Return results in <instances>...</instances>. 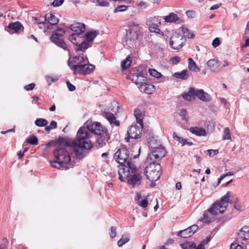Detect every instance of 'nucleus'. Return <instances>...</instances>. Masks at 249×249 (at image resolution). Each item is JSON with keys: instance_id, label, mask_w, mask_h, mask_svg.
I'll return each instance as SVG.
<instances>
[{"instance_id": "obj_59", "label": "nucleus", "mask_w": 249, "mask_h": 249, "mask_svg": "<svg viewBox=\"0 0 249 249\" xmlns=\"http://www.w3.org/2000/svg\"><path fill=\"white\" fill-rule=\"evenodd\" d=\"M171 60L173 64H177L180 61V58L177 56H174L171 58Z\"/></svg>"}, {"instance_id": "obj_47", "label": "nucleus", "mask_w": 249, "mask_h": 249, "mask_svg": "<svg viewBox=\"0 0 249 249\" xmlns=\"http://www.w3.org/2000/svg\"><path fill=\"white\" fill-rule=\"evenodd\" d=\"M137 204L143 208H146L148 204V202L146 198L141 200L137 203Z\"/></svg>"}, {"instance_id": "obj_36", "label": "nucleus", "mask_w": 249, "mask_h": 249, "mask_svg": "<svg viewBox=\"0 0 249 249\" xmlns=\"http://www.w3.org/2000/svg\"><path fill=\"white\" fill-rule=\"evenodd\" d=\"M36 125L40 127L46 126L48 124V122L46 120L43 118L37 119L35 122Z\"/></svg>"}, {"instance_id": "obj_6", "label": "nucleus", "mask_w": 249, "mask_h": 249, "mask_svg": "<svg viewBox=\"0 0 249 249\" xmlns=\"http://www.w3.org/2000/svg\"><path fill=\"white\" fill-rule=\"evenodd\" d=\"M148 163L145 168L144 174L148 179L152 182L156 181L160 178L161 166L159 163H156L153 161Z\"/></svg>"}, {"instance_id": "obj_25", "label": "nucleus", "mask_w": 249, "mask_h": 249, "mask_svg": "<svg viewBox=\"0 0 249 249\" xmlns=\"http://www.w3.org/2000/svg\"><path fill=\"white\" fill-rule=\"evenodd\" d=\"M8 28L13 30L15 32H17L23 28L22 25L18 21L9 24Z\"/></svg>"}, {"instance_id": "obj_45", "label": "nucleus", "mask_w": 249, "mask_h": 249, "mask_svg": "<svg viewBox=\"0 0 249 249\" xmlns=\"http://www.w3.org/2000/svg\"><path fill=\"white\" fill-rule=\"evenodd\" d=\"M149 27V31L151 33H159L160 32V30L158 28V26L151 25V24L148 25Z\"/></svg>"}, {"instance_id": "obj_60", "label": "nucleus", "mask_w": 249, "mask_h": 249, "mask_svg": "<svg viewBox=\"0 0 249 249\" xmlns=\"http://www.w3.org/2000/svg\"><path fill=\"white\" fill-rule=\"evenodd\" d=\"M186 15L188 17L193 18L195 17V13L193 11L188 10L186 12Z\"/></svg>"}, {"instance_id": "obj_10", "label": "nucleus", "mask_w": 249, "mask_h": 249, "mask_svg": "<svg viewBox=\"0 0 249 249\" xmlns=\"http://www.w3.org/2000/svg\"><path fill=\"white\" fill-rule=\"evenodd\" d=\"M112 105L113 106V108L111 109L112 113L105 112L103 113V116L106 117L110 124H114L118 126L120 125V123L118 121L116 120L114 113L116 114L117 113L119 112V107L118 104L117 102H113Z\"/></svg>"}, {"instance_id": "obj_15", "label": "nucleus", "mask_w": 249, "mask_h": 249, "mask_svg": "<svg viewBox=\"0 0 249 249\" xmlns=\"http://www.w3.org/2000/svg\"><path fill=\"white\" fill-rule=\"evenodd\" d=\"M139 89L141 92H143L147 94H151L155 90L154 85L145 83L141 84L139 87Z\"/></svg>"}, {"instance_id": "obj_1", "label": "nucleus", "mask_w": 249, "mask_h": 249, "mask_svg": "<svg viewBox=\"0 0 249 249\" xmlns=\"http://www.w3.org/2000/svg\"><path fill=\"white\" fill-rule=\"evenodd\" d=\"M91 133L98 136L96 143L99 147L105 146L109 139L107 129L100 123L87 122V126L81 127L77 132L75 140L70 142V146L72 148L77 158L82 159L84 157V150H89L92 147L90 140Z\"/></svg>"}, {"instance_id": "obj_49", "label": "nucleus", "mask_w": 249, "mask_h": 249, "mask_svg": "<svg viewBox=\"0 0 249 249\" xmlns=\"http://www.w3.org/2000/svg\"><path fill=\"white\" fill-rule=\"evenodd\" d=\"M8 244V241L7 238H3L2 240V243L0 245V249H6Z\"/></svg>"}, {"instance_id": "obj_18", "label": "nucleus", "mask_w": 249, "mask_h": 249, "mask_svg": "<svg viewBox=\"0 0 249 249\" xmlns=\"http://www.w3.org/2000/svg\"><path fill=\"white\" fill-rule=\"evenodd\" d=\"M190 131L197 136H205L206 135V130L202 127H192L190 128Z\"/></svg>"}, {"instance_id": "obj_40", "label": "nucleus", "mask_w": 249, "mask_h": 249, "mask_svg": "<svg viewBox=\"0 0 249 249\" xmlns=\"http://www.w3.org/2000/svg\"><path fill=\"white\" fill-rule=\"evenodd\" d=\"M149 72L151 76L156 78H160L161 76V73L155 69H150L149 70Z\"/></svg>"}, {"instance_id": "obj_44", "label": "nucleus", "mask_w": 249, "mask_h": 249, "mask_svg": "<svg viewBox=\"0 0 249 249\" xmlns=\"http://www.w3.org/2000/svg\"><path fill=\"white\" fill-rule=\"evenodd\" d=\"M179 115L181 117L182 120L186 122L188 121L187 113L186 110L182 109L179 112Z\"/></svg>"}, {"instance_id": "obj_12", "label": "nucleus", "mask_w": 249, "mask_h": 249, "mask_svg": "<svg viewBox=\"0 0 249 249\" xmlns=\"http://www.w3.org/2000/svg\"><path fill=\"white\" fill-rule=\"evenodd\" d=\"M141 134L140 128L137 125H132L127 131L128 137L125 138L126 142H128L130 139H138Z\"/></svg>"}, {"instance_id": "obj_63", "label": "nucleus", "mask_w": 249, "mask_h": 249, "mask_svg": "<svg viewBox=\"0 0 249 249\" xmlns=\"http://www.w3.org/2000/svg\"><path fill=\"white\" fill-rule=\"evenodd\" d=\"M50 126L52 127V129L55 128L57 127V123L54 121H52L51 122Z\"/></svg>"}, {"instance_id": "obj_32", "label": "nucleus", "mask_w": 249, "mask_h": 249, "mask_svg": "<svg viewBox=\"0 0 249 249\" xmlns=\"http://www.w3.org/2000/svg\"><path fill=\"white\" fill-rule=\"evenodd\" d=\"M151 24V25H154L159 26L160 25V21L157 18L154 17L151 18L147 23V25Z\"/></svg>"}, {"instance_id": "obj_37", "label": "nucleus", "mask_w": 249, "mask_h": 249, "mask_svg": "<svg viewBox=\"0 0 249 249\" xmlns=\"http://www.w3.org/2000/svg\"><path fill=\"white\" fill-rule=\"evenodd\" d=\"M188 68L189 69V70L195 71L196 69L197 70V71H199V69L196 67L195 62L191 58H189L188 59Z\"/></svg>"}, {"instance_id": "obj_38", "label": "nucleus", "mask_w": 249, "mask_h": 249, "mask_svg": "<svg viewBox=\"0 0 249 249\" xmlns=\"http://www.w3.org/2000/svg\"><path fill=\"white\" fill-rule=\"evenodd\" d=\"M36 24L38 25L39 28L43 29L44 32H46L49 29V24L45 22H36Z\"/></svg>"}, {"instance_id": "obj_3", "label": "nucleus", "mask_w": 249, "mask_h": 249, "mask_svg": "<svg viewBox=\"0 0 249 249\" xmlns=\"http://www.w3.org/2000/svg\"><path fill=\"white\" fill-rule=\"evenodd\" d=\"M230 192H228L220 200V202H215L207 211H205L200 221L204 223H208L214 219V216L218 213H223L227 209L229 202Z\"/></svg>"}, {"instance_id": "obj_13", "label": "nucleus", "mask_w": 249, "mask_h": 249, "mask_svg": "<svg viewBox=\"0 0 249 249\" xmlns=\"http://www.w3.org/2000/svg\"><path fill=\"white\" fill-rule=\"evenodd\" d=\"M237 239L239 241L249 242V226H244L238 232Z\"/></svg>"}, {"instance_id": "obj_56", "label": "nucleus", "mask_w": 249, "mask_h": 249, "mask_svg": "<svg viewBox=\"0 0 249 249\" xmlns=\"http://www.w3.org/2000/svg\"><path fill=\"white\" fill-rule=\"evenodd\" d=\"M204 92L203 91V90L202 89H200V90H196V96H197L199 99L201 100V98H202V95H203V94L202 93H204Z\"/></svg>"}, {"instance_id": "obj_21", "label": "nucleus", "mask_w": 249, "mask_h": 249, "mask_svg": "<svg viewBox=\"0 0 249 249\" xmlns=\"http://www.w3.org/2000/svg\"><path fill=\"white\" fill-rule=\"evenodd\" d=\"M173 137L175 140L178 141L179 143H181L182 146H184L185 144L188 146H191L193 144V142H188L187 139H185L182 137L177 136L175 132H174Z\"/></svg>"}, {"instance_id": "obj_53", "label": "nucleus", "mask_w": 249, "mask_h": 249, "mask_svg": "<svg viewBox=\"0 0 249 249\" xmlns=\"http://www.w3.org/2000/svg\"><path fill=\"white\" fill-rule=\"evenodd\" d=\"M97 5L105 7L108 6L109 5V3L106 0H99L98 3Z\"/></svg>"}, {"instance_id": "obj_61", "label": "nucleus", "mask_w": 249, "mask_h": 249, "mask_svg": "<svg viewBox=\"0 0 249 249\" xmlns=\"http://www.w3.org/2000/svg\"><path fill=\"white\" fill-rule=\"evenodd\" d=\"M35 86V84L31 83V84H30L29 85L25 86L24 87V89L26 90H32L34 88Z\"/></svg>"}, {"instance_id": "obj_42", "label": "nucleus", "mask_w": 249, "mask_h": 249, "mask_svg": "<svg viewBox=\"0 0 249 249\" xmlns=\"http://www.w3.org/2000/svg\"><path fill=\"white\" fill-rule=\"evenodd\" d=\"M234 207L235 209L239 211H242L244 210V207L242 205L241 203L237 199L234 202Z\"/></svg>"}, {"instance_id": "obj_64", "label": "nucleus", "mask_w": 249, "mask_h": 249, "mask_svg": "<svg viewBox=\"0 0 249 249\" xmlns=\"http://www.w3.org/2000/svg\"><path fill=\"white\" fill-rule=\"evenodd\" d=\"M141 194L140 193H137L136 196L135 197V200L137 201V203L141 200Z\"/></svg>"}, {"instance_id": "obj_17", "label": "nucleus", "mask_w": 249, "mask_h": 249, "mask_svg": "<svg viewBox=\"0 0 249 249\" xmlns=\"http://www.w3.org/2000/svg\"><path fill=\"white\" fill-rule=\"evenodd\" d=\"M45 19L47 21V23L50 25H55L59 21V19L52 13H48L45 15Z\"/></svg>"}, {"instance_id": "obj_29", "label": "nucleus", "mask_w": 249, "mask_h": 249, "mask_svg": "<svg viewBox=\"0 0 249 249\" xmlns=\"http://www.w3.org/2000/svg\"><path fill=\"white\" fill-rule=\"evenodd\" d=\"M50 164L51 166L54 168H57L58 169H61V170H68L69 169V166H65L63 165H59L58 161L56 160L53 161H50Z\"/></svg>"}, {"instance_id": "obj_51", "label": "nucleus", "mask_w": 249, "mask_h": 249, "mask_svg": "<svg viewBox=\"0 0 249 249\" xmlns=\"http://www.w3.org/2000/svg\"><path fill=\"white\" fill-rule=\"evenodd\" d=\"M64 2V0H54L51 4L54 7H57L61 5Z\"/></svg>"}, {"instance_id": "obj_46", "label": "nucleus", "mask_w": 249, "mask_h": 249, "mask_svg": "<svg viewBox=\"0 0 249 249\" xmlns=\"http://www.w3.org/2000/svg\"><path fill=\"white\" fill-rule=\"evenodd\" d=\"M127 6L125 5H119L117 6L114 10V13L123 12L126 10Z\"/></svg>"}, {"instance_id": "obj_19", "label": "nucleus", "mask_w": 249, "mask_h": 249, "mask_svg": "<svg viewBox=\"0 0 249 249\" xmlns=\"http://www.w3.org/2000/svg\"><path fill=\"white\" fill-rule=\"evenodd\" d=\"M196 90L193 88H190L187 93H184L182 97L184 99L187 101H191L195 99L196 96Z\"/></svg>"}, {"instance_id": "obj_31", "label": "nucleus", "mask_w": 249, "mask_h": 249, "mask_svg": "<svg viewBox=\"0 0 249 249\" xmlns=\"http://www.w3.org/2000/svg\"><path fill=\"white\" fill-rule=\"evenodd\" d=\"M129 241V236L128 235H123L121 239L118 241L119 247H121Z\"/></svg>"}, {"instance_id": "obj_30", "label": "nucleus", "mask_w": 249, "mask_h": 249, "mask_svg": "<svg viewBox=\"0 0 249 249\" xmlns=\"http://www.w3.org/2000/svg\"><path fill=\"white\" fill-rule=\"evenodd\" d=\"M50 164L51 166L54 168H57L58 169H61V170H68L69 169V166H65L63 165H59L58 161L56 160L53 161H50Z\"/></svg>"}, {"instance_id": "obj_5", "label": "nucleus", "mask_w": 249, "mask_h": 249, "mask_svg": "<svg viewBox=\"0 0 249 249\" xmlns=\"http://www.w3.org/2000/svg\"><path fill=\"white\" fill-rule=\"evenodd\" d=\"M67 148L68 147L55 149L53 151V155L55 159L58 161L59 165L69 166V169H70L73 167L74 162L71 160Z\"/></svg>"}, {"instance_id": "obj_55", "label": "nucleus", "mask_w": 249, "mask_h": 249, "mask_svg": "<svg viewBox=\"0 0 249 249\" xmlns=\"http://www.w3.org/2000/svg\"><path fill=\"white\" fill-rule=\"evenodd\" d=\"M198 228V227L197 225H193L189 227L187 229L188 230H189L190 231L193 232V235L194 233L196 231V230H197Z\"/></svg>"}, {"instance_id": "obj_52", "label": "nucleus", "mask_w": 249, "mask_h": 249, "mask_svg": "<svg viewBox=\"0 0 249 249\" xmlns=\"http://www.w3.org/2000/svg\"><path fill=\"white\" fill-rule=\"evenodd\" d=\"M203 94V95H202L201 100H202L203 101H205V102H207V101H210L211 97L208 93L204 92Z\"/></svg>"}, {"instance_id": "obj_58", "label": "nucleus", "mask_w": 249, "mask_h": 249, "mask_svg": "<svg viewBox=\"0 0 249 249\" xmlns=\"http://www.w3.org/2000/svg\"><path fill=\"white\" fill-rule=\"evenodd\" d=\"M208 153L210 157L213 156L218 153V150L217 149L212 150L210 149L208 150Z\"/></svg>"}, {"instance_id": "obj_43", "label": "nucleus", "mask_w": 249, "mask_h": 249, "mask_svg": "<svg viewBox=\"0 0 249 249\" xmlns=\"http://www.w3.org/2000/svg\"><path fill=\"white\" fill-rule=\"evenodd\" d=\"M181 31L184 36H187L189 38H192L193 37V35L189 33V31L187 28L185 27H182Z\"/></svg>"}, {"instance_id": "obj_34", "label": "nucleus", "mask_w": 249, "mask_h": 249, "mask_svg": "<svg viewBox=\"0 0 249 249\" xmlns=\"http://www.w3.org/2000/svg\"><path fill=\"white\" fill-rule=\"evenodd\" d=\"M183 249H196V245L193 242H186L181 245Z\"/></svg>"}, {"instance_id": "obj_48", "label": "nucleus", "mask_w": 249, "mask_h": 249, "mask_svg": "<svg viewBox=\"0 0 249 249\" xmlns=\"http://www.w3.org/2000/svg\"><path fill=\"white\" fill-rule=\"evenodd\" d=\"M116 228L115 227H111L110 229L109 235L111 238H113L116 236Z\"/></svg>"}, {"instance_id": "obj_23", "label": "nucleus", "mask_w": 249, "mask_h": 249, "mask_svg": "<svg viewBox=\"0 0 249 249\" xmlns=\"http://www.w3.org/2000/svg\"><path fill=\"white\" fill-rule=\"evenodd\" d=\"M218 59H212L207 62V65L209 69L213 71H214L217 68Z\"/></svg>"}, {"instance_id": "obj_22", "label": "nucleus", "mask_w": 249, "mask_h": 249, "mask_svg": "<svg viewBox=\"0 0 249 249\" xmlns=\"http://www.w3.org/2000/svg\"><path fill=\"white\" fill-rule=\"evenodd\" d=\"M148 143L149 147L152 151L158 148L159 146H161L157 140L154 137L149 138Z\"/></svg>"}, {"instance_id": "obj_4", "label": "nucleus", "mask_w": 249, "mask_h": 249, "mask_svg": "<svg viewBox=\"0 0 249 249\" xmlns=\"http://www.w3.org/2000/svg\"><path fill=\"white\" fill-rule=\"evenodd\" d=\"M98 34V32L93 31L88 32L85 35L83 34L82 36H78L77 34L71 35L69 38L74 45L77 46V50L84 52L90 46L89 43L93 41Z\"/></svg>"}, {"instance_id": "obj_39", "label": "nucleus", "mask_w": 249, "mask_h": 249, "mask_svg": "<svg viewBox=\"0 0 249 249\" xmlns=\"http://www.w3.org/2000/svg\"><path fill=\"white\" fill-rule=\"evenodd\" d=\"M223 139L224 140L231 139V133L228 127H226L224 129Z\"/></svg>"}, {"instance_id": "obj_20", "label": "nucleus", "mask_w": 249, "mask_h": 249, "mask_svg": "<svg viewBox=\"0 0 249 249\" xmlns=\"http://www.w3.org/2000/svg\"><path fill=\"white\" fill-rule=\"evenodd\" d=\"M190 72L187 70H183L180 72H175L173 76L178 79H181L182 80H186L189 77Z\"/></svg>"}, {"instance_id": "obj_50", "label": "nucleus", "mask_w": 249, "mask_h": 249, "mask_svg": "<svg viewBox=\"0 0 249 249\" xmlns=\"http://www.w3.org/2000/svg\"><path fill=\"white\" fill-rule=\"evenodd\" d=\"M230 249H243V247L237 243L231 244Z\"/></svg>"}, {"instance_id": "obj_28", "label": "nucleus", "mask_w": 249, "mask_h": 249, "mask_svg": "<svg viewBox=\"0 0 249 249\" xmlns=\"http://www.w3.org/2000/svg\"><path fill=\"white\" fill-rule=\"evenodd\" d=\"M178 235L183 238H188L193 235V232L190 231L187 228L185 230L180 231L178 232Z\"/></svg>"}, {"instance_id": "obj_9", "label": "nucleus", "mask_w": 249, "mask_h": 249, "mask_svg": "<svg viewBox=\"0 0 249 249\" xmlns=\"http://www.w3.org/2000/svg\"><path fill=\"white\" fill-rule=\"evenodd\" d=\"M71 69L75 74L85 75L92 72L95 69V66L91 64H76L73 65Z\"/></svg>"}, {"instance_id": "obj_26", "label": "nucleus", "mask_w": 249, "mask_h": 249, "mask_svg": "<svg viewBox=\"0 0 249 249\" xmlns=\"http://www.w3.org/2000/svg\"><path fill=\"white\" fill-rule=\"evenodd\" d=\"M164 19L167 22H175L179 19V18L177 14L172 13L169 16H166Z\"/></svg>"}, {"instance_id": "obj_14", "label": "nucleus", "mask_w": 249, "mask_h": 249, "mask_svg": "<svg viewBox=\"0 0 249 249\" xmlns=\"http://www.w3.org/2000/svg\"><path fill=\"white\" fill-rule=\"evenodd\" d=\"M71 29L74 32L71 35H76L82 36L85 30V25L82 23L76 22L71 25Z\"/></svg>"}, {"instance_id": "obj_24", "label": "nucleus", "mask_w": 249, "mask_h": 249, "mask_svg": "<svg viewBox=\"0 0 249 249\" xmlns=\"http://www.w3.org/2000/svg\"><path fill=\"white\" fill-rule=\"evenodd\" d=\"M73 61L78 65L82 64V63L83 62L86 63L88 62L87 58L83 54L75 56L73 59Z\"/></svg>"}, {"instance_id": "obj_33", "label": "nucleus", "mask_w": 249, "mask_h": 249, "mask_svg": "<svg viewBox=\"0 0 249 249\" xmlns=\"http://www.w3.org/2000/svg\"><path fill=\"white\" fill-rule=\"evenodd\" d=\"M26 141L28 143H29L32 145H36L38 144V139L37 137L33 135L28 137Z\"/></svg>"}, {"instance_id": "obj_35", "label": "nucleus", "mask_w": 249, "mask_h": 249, "mask_svg": "<svg viewBox=\"0 0 249 249\" xmlns=\"http://www.w3.org/2000/svg\"><path fill=\"white\" fill-rule=\"evenodd\" d=\"M131 63V59L130 57H127L125 60L121 62V67L123 69H126L130 66Z\"/></svg>"}, {"instance_id": "obj_7", "label": "nucleus", "mask_w": 249, "mask_h": 249, "mask_svg": "<svg viewBox=\"0 0 249 249\" xmlns=\"http://www.w3.org/2000/svg\"><path fill=\"white\" fill-rule=\"evenodd\" d=\"M139 32V27L135 25L130 27L126 30L125 36V45L131 48L136 47L138 44Z\"/></svg>"}, {"instance_id": "obj_2", "label": "nucleus", "mask_w": 249, "mask_h": 249, "mask_svg": "<svg viewBox=\"0 0 249 249\" xmlns=\"http://www.w3.org/2000/svg\"><path fill=\"white\" fill-rule=\"evenodd\" d=\"M132 154H129L128 150L125 148L119 149L114 154L115 160L121 164L118 170L119 179L134 187L141 184L142 177L139 175L136 166L131 160Z\"/></svg>"}, {"instance_id": "obj_57", "label": "nucleus", "mask_w": 249, "mask_h": 249, "mask_svg": "<svg viewBox=\"0 0 249 249\" xmlns=\"http://www.w3.org/2000/svg\"><path fill=\"white\" fill-rule=\"evenodd\" d=\"M66 84L70 91H73L75 89V87L71 84L70 81H67Z\"/></svg>"}, {"instance_id": "obj_8", "label": "nucleus", "mask_w": 249, "mask_h": 249, "mask_svg": "<svg viewBox=\"0 0 249 249\" xmlns=\"http://www.w3.org/2000/svg\"><path fill=\"white\" fill-rule=\"evenodd\" d=\"M166 155V150L162 146L159 147L154 150H153L150 153H149L146 159V163L151 161L159 160L163 158Z\"/></svg>"}, {"instance_id": "obj_41", "label": "nucleus", "mask_w": 249, "mask_h": 249, "mask_svg": "<svg viewBox=\"0 0 249 249\" xmlns=\"http://www.w3.org/2000/svg\"><path fill=\"white\" fill-rule=\"evenodd\" d=\"M65 31L62 28H58L56 31L53 32V35H56V36L62 37L65 34Z\"/></svg>"}, {"instance_id": "obj_54", "label": "nucleus", "mask_w": 249, "mask_h": 249, "mask_svg": "<svg viewBox=\"0 0 249 249\" xmlns=\"http://www.w3.org/2000/svg\"><path fill=\"white\" fill-rule=\"evenodd\" d=\"M220 40L219 38L216 37L214 38L212 42V45L214 48H216L220 45Z\"/></svg>"}, {"instance_id": "obj_11", "label": "nucleus", "mask_w": 249, "mask_h": 249, "mask_svg": "<svg viewBox=\"0 0 249 249\" xmlns=\"http://www.w3.org/2000/svg\"><path fill=\"white\" fill-rule=\"evenodd\" d=\"M184 39L182 37L178 34L173 35L170 38L169 45L175 50H179L182 48Z\"/></svg>"}, {"instance_id": "obj_16", "label": "nucleus", "mask_w": 249, "mask_h": 249, "mask_svg": "<svg viewBox=\"0 0 249 249\" xmlns=\"http://www.w3.org/2000/svg\"><path fill=\"white\" fill-rule=\"evenodd\" d=\"M51 38L52 41L57 46L64 50L67 49V45L62 38V37L56 36V35H52Z\"/></svg>"}, {"instance_id": "obj_27", "label": "nucleus", "mask_w": 249, "mask_h": 249, "mask_svg": "<svg viewBox=\"0 0 249 249\" xmlns=\"http://www.w3.org/2000/svg\"><path fill=\"white\" fill-rule=\"evenodd\" d=\"M134 115L136 119L137 122L141 126L142 125V115L140 110L136 109L134 111Z\"/></svg>"}, {"instance_id": "obj_62", "label": "nucleus", "mask_w": 249, "mask_h": 249, "mask_svg": "<svg viewBox=\"0 0 249 249\" xmlns=\"http://www.w3.org/2000/svg\"><path fill=\"white\" fill-rule=\"evenodd\" d=\"M46 81L49 85L51 84L52 82H54L55 81V80L53 78L50 76L46 77Z\"/></svg>"}]
</instances>
